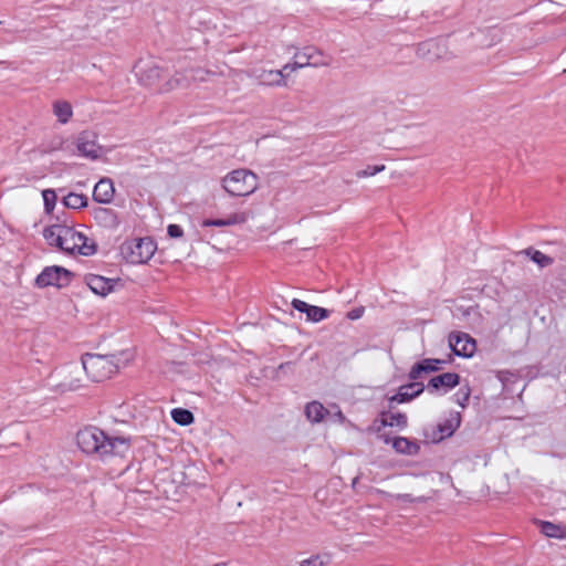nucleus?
I'll return each mask as SVG.
<instances>
[{
    "label": "nucleus",
    "instance_id": "obj_32",
    "mask_svg": "<svg viewBox=\"0 0 566 566\" xmlns=\"http://www.w3.org/2000/svg\"><path fill=\"white\" fill-rule=\"evenodd\" d=\"M331 563L328 554H315L311 557L303 559L300 566H327Z\"/></svg>",
    "mask_w": 566,
    "mask_h": 566
},
{
    "label": "nucleus",
    "instance_id": "obj_27",
    "mask_svg": "<svg viewBox=\"0 0 566 566\" xmlns=\"http://www.w3.org/2000/svg\"><path fill=\"white\" fill-rule=\"evenodd\" d=\"M62 202L69 209H81L87 207L88 198L83 193L70 192L63 198Z\"/></svg>",
    "mask_w": 566,
    "mask_h": 566
},
{
    "label": "nucleus",
    "instance_id": "obj_1",
    "mask_svg": "<svg viewBox=\"0 0 566 566\" xmlns=\"http://www.w3.org/2000/svg\"><path fill=\"white\" fill-rule=\"evenodd\" d=\"M76 443L86 454L103 459L107 455L124 457L130 449V438L111 437L102 429L87 426L76 433Z\"/></svg>",
    "mask_w": 566,
    "mask_h": 566
},
{
    "label": "nucleus",
    "instance_id": "obj_12",
    "mask_svg": "<svg viewBox=\"0 0 566 566\" xmlns=\"http://www.w3.org/2000/svg\"><path fill=\"white\" fill-rule=\"evenodd\" d=\"M449 345L453 354L460 357H471L476 348L475 340L465 333H451Z\"/></svg>",
    "mask_w": 566,
    "mask_h": 566
},
{
    "label": "nucleus",
    "instance_id": "obj_35",
    "mask_svg": "<svg viewBox=\"0 0 566 566\" xmlns=\"http://www.w3.org/2000/svg\"><path fill=\"white\" fill-rule=\"evenodd\" d=\"M189 75H190V78H191V82L192 81H200V82H203L207 80V76L208 75H211L213 74V72L209 71V70H203L201 67H196V69H190L188 71Z\"/></svg>",
    "mask_w": 566,
    "mask_h": 566
},
{
    "label": "nucleus",
    "instance_id": "obj_3",
    "mask_svg": "<svg viewBox=\"0 0 566 566\" xmlns=\"http://www.w3.org/2000/svg\"><path fill=\"white\" fill-rule=\"evenodd\" d=\"M117 368L113 355L85 354L82 357V369L95 382L108 379Z\"/></svg>",
    "mask_w": 566,
    "mask_h": 566
},
{
    "label": "nucleus",
    "instance_id": "obj_36",
    "mask_svg": "<svg viewBox=\"0 0 566 566\" xmlns=\"http://www.w3.org/2000/svg\"><path fill=\"white\" fill-rule=\"evenodd\" d=\"M249 219L248 212H235L226 218L227 226L241 224L247 222Z\"/></svg>",
    "mask_w": 566,
    "mask_h": 566
},
{
    "label": "nucleus",
    "instance_id": "obj_30",
    "mask_svg": "<svg viewBox=\"0 0 566 566\" xmlns=\"http://www.w3.org/2000/svg\"><path fill=\"white\" fill-rule=\"evenodd\" d=\"M172 420L180 426H189L195 421L193 413L185 408H175L171 410Z\"/></svg>",
    "mask_w": 566,
    "mask_h": 566
},
{
    "label": "nucleus",
    "instance_id": "obj_37",
    "mask_svg": "<svg viewBox=\"0 0 566 566\" xmlns=\"http://www.w3.org/2000/svg\"><path fill=\"white\" fill-rule=\"evenodd\" d=\"M385 170V165L367 166L366 169L357 171L358 178L370 177Z\"/></svg>",
    "mask_w": 566,
    "mask_h": 566
},
{
    "label": "nucleus",
    "instance_id": "obj_2",
    "mask_svg": "<svg viewBox=\"0 0 566 566\" xmlns=\"http://www.w3.org/2000/svg\"><path fill=\"white\" fill-rule=\"evenodd\" d=\"M222 188L232 197H247L259 188V178L249 169H235L222 178Z\"/></svg>",
    "mask_w": 566,
    "mask_h": 566
},
{
    "label": "nucleus",
    "instance_id": "obj_13",
    "mask_svg": "<svg viewBox=\"0 0 566 566\" xmlns=\"http://www.w3.org/2000/svg\"><path fill=\"white\" fill-rule=\"evenodd\" d=\"M292 307L301 313H305L307 321L318 323L329 317L331 312L327 308L310 305L306 302L294 298L291 303Z\"/></svg>",
    "mask_w": 566,
    "mask_h": 566
},
{
    "label": "nucleus",
    "instance_id": "obj_41",
    "mask_svg": "<svg viewBox=\"0 0 566 566\" xmlns=\"http://www.w3.org/2000/svg\"><path fill=\"white\" fill-rule=\"evenodd\" d=\"M293 62L286 63L280 71H283L285 77L289 75L290 72L296 71L297 69H293Z\"/></svg>",
    "mask_w": 566,
    "mask_h": 566
},
{
    "label": "nucleus",
    "instance_id": "obj_42",
    "mask_svg": "<svg viewBox=\"0 0 566 566\" xmlns=\"http://www.w3.org/2000/svg\"><path fill=\"white\" fill-rule=\"evenodd\" d=\"M397 499H401L402 501H406V502H411L412 501L410 494H399V495H397Z\"/></svg>",
    "mask_w": 566,
    "mask_h": 566
},
{
    "label": "nucleus",
    "instance_id": "obj_20",
    "mask_svg": "<svg viewBox=\"0 0 566 566\" xmlns=\"http://www.w3.org/2000/svg\"><path fill=\"white\" fill-rule=\"evenodd\" d=\"M87 286L97 295L106 296L114 289V281L97 274H87L85 276Z\"/></svg>",
    "mask_w": 566,
    "mask_h": 566
},
{
    "label": "nucleus",
    "instance_id": "obj_21",
    "mask_svg": "<svg viewBox=\"0 0 566 566\" xmlns=\"http://www.w3.org/2000/svg\"><path fill=\"white\" fill-rule=\"evenodd\" d=\"M384 441L391 443L395 451L400 454L417 455L420 451V446L416 441L405 437H396L392 440L386 437Z\"/></svg>",
    "mask_w": 566,
    "mask_h": 566
},
{
    "label": "nucleus",
    "instance_id": "obj_22",
    "mask_svg": "<svg viewBox=\"0 0 566 566\" xmlns=\"http://www.w3.org/2000/svg\"><path fill=\"white\" fill-rule=\"evenodd\" d=\"M191 83L188 71L176 72L172 76L166 77L159 87V93H168L179 87H188Z\"/></svg>",
    "mask_w": 566,
    "mask_h": 566
},
{
    "label": "nucleus",
    "instance_id": "obj_31",
    "mask_svg": "<svg viewBox=\"0 0 566 566\" xmlns=\"http://www.w3.org/2000/svg\"><path fill=\"white\" fill-rule=\"evenodd\" d=\"M497 379L502 382L503 389L506 391H513L512 386L516 384L520 377L509 370H500L496 375Z\"/></svg>",
    "mask_w": 566,
    "mask_h": 566
},
{
    "label": "nucleus",
    "instance_id": "obj_25",
    "mask_svg": "<svg viewBox=\"0 0 566 566\" xmlns=\"http://www.w3.org/2000/svg\"><path fill=\"white\" fill-rule=\"evenodd\" d=\"M327 413V409L319 401L308 402L305 407L306 418L314 423L321 422Z\"/></svg>",
    "mask_w": 566,
    "mask_h": 566
},
{
    "label": "nucleus",
    "instance_id": "obj_5",
    "mask_svg": "<svg viewBox=\"0 0 566 566\" xmlns=\"http://www.w3.org/2000/svg\"><path fill=\"white\" fill-rule=\"evenodd\" d=\"M156 249L157 245L151 238H136L122 245V253L128 262L142 264L151 259Z\"/></svg>",
    "mask_w": 566,
    "mask_h": 566
},
{
    "label": "nucleus",
    "instance_id": "obj_4",
    "mask_svg": "<svg viewBox=\"0 0 566 566\" xmlns=\"http://www.w3.org/2000/svg\"><path fill=\"white\" fill-rule=\"evenodd\" d=\"M87 237L74 229L63 219L61 250L70 254L92 255L96 251L95 244H87Z\"/></svg>",
    "mask_w": 566,
    "mask_h": 566
},
{
    "label": "nucleus",
    "instance_id": "obj_39",
    "mask_svg": "<svg viewBox=\"0 0 566 566\" xmlns=\"http://www.w3.org/2000/svg\"><path fill=\"white\" fill-rule=\"evenodd\" d=\"M202 227H227L226 219H205Z\"/></svg>",
    "mask_w": 566,
    "mask_h": 566
},
{
    "label": "nucleus",
    "instance_id": "obj_15",
    "mask_svg": "<svg viewBox=\"0 0 566 566\" xmlns=\"http://www.w3.org/2000/svg\"><path fill=\"white\" fill-rule=\"evenodd\" d=\"M424 390V385L422 382H417L416 380H411V382L402 385L399 387L396 395L389 398L390 405L392 402L403 403L412 400L413 398L420 396Z\"/></svg>",
    "mask_w": 566,
    "mask_h": 566
},
{
    "label": "nucleus",
    "instance_id": "obj_33",
    "mask_svg": "<svg viewBox=\"0 0 566 566\" xmlns=\"http://www.w3.org/2000/svg\"><path fill=\"white\" fill-rule=\"evenodd\" d=\"M42 197L45 212L51 213L56 203V192L53 189H45L42 191Z\"/></svg>",
    "mask_w": 566,
    "mask_h": 566
},
{
    "label": "nucleus",
    "instance_id": "obj_40",
    "mask_svg": "<svg viewBox=\"0 0 566 566\" xmlns=\"http://www.w3.org/2000/svg\"><path fill=\"white\" fill-rule=\"evenodd\" d=\"M365 312V308L364 307H355L353 310H350L346 316L348 319H352V321H355V319H358L363 316Z\"/></svg>",
    "mask_w": 566,
    "mask_h": 566
},
{
    "label": "nucleus",
    "instance_id": "obj_18",
    "mask_svg": "<svg viewBox=\"0 0 566 566\" xmlns=\"http://www.w3.org/2000/svg\"><path fill=\"white\" fill-rule=\"evenodd\" d=\"M114 184L109 178H102L93 189V200L98 203H111L114 199Z\"/></svg>",
    "mask_w": 566,
    "mask_h": 566
},
{
    "label": "nucleus",
    "instance_id": "obj_11",
    "mask_svg": "<svg viewBox=\"0 0 566 566\" xmlns=\"http://www.w3.org/2000/svg\"><path fill=\"white\" fill-rule=\"evenodd\" d=\"M167 74L164 69L156 64L142 67L138 72V80L142 85L153 88L159 93V87L166 80Z\"/></svg>",
    "mask_w": 566,
    "mask_h": 566
},
{
    "label": "nucleus",
    "instance_id": "obj_24",
    "mask_svg": "<svg viewBox=\"0 0 566 566\" xmlns=\"http://www.w3.org/2000/svg\"><path fill=\"white\" fill-rule=\"evenodd\" d=\"M380 423L381 427H398L403 429L408 424V418L406 413L402 412L382 411L380 413Z\"/></svg>",
    "mask_w": 566,
    "mask_h": 566
},
{
    "label": "nucleus",
    "instance_id": "obj_23",
    "mask_svg": "<svg viewBox=\"0 0 566 566\" xmlns=\"http://www.w3.org/2000/svg\"><path fill=\"white\" fill-rule=\"evenodd\" d=\"M57 221L59 222L44 228L43 238L49 245L56 247L61 250L63 220L57 218Z\"/></svg>",
    "mask_w": 566,
    "mask_h": 566
},
{
    "label": "nucleus",
    "instance_id": "obj_34",
    "mask_svg": "<svg viewBox=\"0 0 566 566\" xmlns=\"http://www.w3.org/2000/svg\"><path fill=\"white\" fill-rule=\"evenodd\" d=\"M470 395H471V389H470L469 385L461 387L454 395L457 403H459L462 408H464L469 402Z\"/></svg>",
    "mask_w": 566,
    "mask_h": 566
},
{
    "label": "nucleus",
    "instance_id": "obj_19",
    "mask_svg": "<svg viewBox=\"0 0 566 566\" xmlns=\"http://www.w3.org/2000/svg\"><path fill=\"white\" fill-rule=\"evenodd\" d=\"M91 213L94 220L104 228L115 229L119 224L117 212L111 208L94 207Z\"/></svg>",
    "mask_w": 566,
    "mask_h": 566
},
{
    "label": "nucleus",
    "instance_id": "obj_17",
    "mask_svg": "<svg viewBox=\"0 0 566 566\" xmlns=\"http://www.w3.org/2000/svg\"><path fill=\"white\" fill-rule=\"evenodd\" d=\"M444 363H446V360H443V359L424 358V359L416 363L411 367V369L408 374V378L410 380H417L418 378L421 377L422 374L438 371L441 368L440 366Z\"/></svg>",
    "mask_w": 566,
    "mask_h": 566
},
{
    "label": "nucleus",
    "instance_id": "obj_28",
    "mask_svg": "<svg viewBox=\"0 0 566 566\" xmlns=\"http://www.w3.org/2000/svg\"><path fill=\"white\" fill-rule=\"evenodd\" d=\"M541 532L542 534L551 538L562 539L566 537V531L563 526L548 521L541 522Z\"/></svg>",
    "mask_w": 566,
    "mask_h": 566
},
{
    "label": "nucleus",
    "instance_id": "obj_29",
    "mask_svg": "<svg viewBox=\"0 0 566 566\" xmlns=\"http://www.w3.org/2000/svg\"><path fill=\"white\" fill-rule=\"evenodd\" d=\"M523 253H525L527 256H530V259L533 262H535L539 268L549 266L554 262L553 258L544 254L543 252H541L534 248H528V249L524 250Z\"/></svg>",
    "mask_w": 566,
    "mask_h": 566
},
{
    "label": "nucleus",
    "instance_id": "obj_38",
    "mask_svg": "<svg viewBox=\"0 0 566 566\" xmlns=\"http://www.w3.org/2000/svg\"><path fill=\"white\" fill-rule=\"evenodd\" d=\"M167 233L170 238H181L182 234H184V230L178 224H169L168 228H167Z\"/></svg>",
    "mask_w": 566,
    "mask_h": 566
},
{
    "label": "nucleus",
    "instance_id": "obj_7",
    "mask_svg": "<svg viewBox=\"0 0 566 566\" xmlns=\"http://www.w3.org/2000/svg\"><path fill=\"white\" fill-rule=\"evenodd\" d=\"M461 424V415L458 411H451L449 417L444 419L442 422L437 423L436 426H431L424 429L426 439L431 442H440L446 438L451 437L454 431Z\"/></svg>",
    "mask_w": 566,
    "mask_h": 566
},
{
    "label": "nucleus",
    "instance_id": "obj_9",
    "mask_svg": "<svg viewBox=\"0 0 566 566\" xmlns=\"http://www.w3.org/2000/svg\"><path fill=\"white\" fill-rule=\"evenodd\" d=\"M77 154L82 157L96 160L101 156L102 147L97 143V134L93 130H83L75 137Z\"/></svg>",
    "mask_w": 566,
    "mask_h": 566
},
{
    "label": "nucleus",
    "instance_id": "obj_16",
    "mask_svg": "<svg viewBox=\"0 0 566 566\" xmlns=\"http://www.w3.org/2000/svg\"><path fill=\"white\" fill-rule=\"evenodd\" d=\"M460 384V375L457 373H444L432 377L427 385V390L431 394L443 388L444 391L457 387Z\"/></svg>",
    "mask_w": 566,
    "mask_h": 566
},
{
    "label": "nucleus",
    "instance_id": "obj_6",
    "mask_svg": "<svg viewBox=\"0 0 566 566\" xmlns=\"http://www.w3.org/2000/svg\"><path fill=\"white\" fill-rule=\"evenodd\" d=\"M74 277V274L67 269L59 265L45 266L42 272L35 277L34 284L39 289L54 286L56 289H64L69 286Z\"/></svg>",
    "mask_w": 566,
    "mask_h": 566
},
{
    "label": "nucleus",
    "instance_id": "obj_8",
    "mask_svg": "<svg viewBox=\"0 0 566 566\" xmlns=\"http://www.w3.org/2000/svg\"><path fill=\"white\" fill-rule=\"evenodd\" d=\"M331 63V59L324 55L314 46H305L301 51H297L293 56V69H303L305 66H327Z\"/></svg>",
    "mask_w": 566,
    "mask_h": 566
},
{
    "label": "nucleus",
    "instance_id": "obj_10",
    "mask_svg": "<svg viewBox=\"0 0 566 566\" xmlns=\"http://www.w3.org/2000/svg\"><path fill=\"white\" fill-rule=\"evenodd\" d=\"M248 77L253 78L261 85L266 86H286V80L283 71L266 70L263 66H253L245 71Z\"/></svg>",
    "mask_w": 566,
    "mask_h": 566
},
{
    "label": "nucleus",
    "instance_id": "obj_26",
    "mask_svg": "<svg viewBox=\"0 0 566 566\" xmlns=\"http://www.w3.org/2000/svg\"><path fill=\"white\" fill-rule=\"evenodd\" d=\"M53 114L61 124H66L73 115L72 105L66 101H56L53 103Z\"/></svg>",
    "mask_w": 566,
    "mask_h": 566
},
{
    "label": "nucleus",
    "instance_id": "obj_14",
    "mask_svg": "<svg viewBox=\"0 0 566 566\" xmlns=\"http://www.w3.org/2000/svg\"><path fill=\"white\" fill-rule=\"evenodd\" d=\"M82 367L77 365H71L65 369V376L61 382L56 385L59 392L64 394L67 391H75L83 387L82 380L78 377Z\"/></svg>",
    "mask_w": 566,
    "mask_h": 566
}]
</instances>
